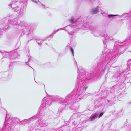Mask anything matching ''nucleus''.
I'll use <instances>...</instances> for the list:
<instances>
[{
    "mask_svg": "<svg viewBox=\"0 0 131 131\" xmlns=\"http://www.w3.org/2000/svg\"><path fill=\"white\" fill-rule=\"evenodd\" d=\"M82 17H80L77 20L74 19V17H71L68 20V21L71 23V24L65 27L60 28L61 30H63L67 32L68 34L69 35V37L71 40L75 38L76 37V32L80 28L84 29L85 28H90L92 33L96 37H98L100 35L104 37L103 39V41L104 45L106 44L109 41L113 39L112 37L109 36L104 32L100 34L99 31L98 30L97 27L94 26L92 27L89 25V22L87 23L85 20L87 17H85L82 19Z\"/></svg>",
    "mask_w": 131,
    "mask_h": 131,
    "instance_id": "obj_1",
    "label": "nucleus"
},
{
    "mask_svg": "<svg viewBox=\"0 0 131 131\" xmlns=\"http://www.w3.org/2000/svg\"><path fill=\"white\" fill-rule=\"evenodd\" d=\"M114 50L109 49L105 51L104 55H102L97 65L94 70L93 74L98 78L104 73L105 71L111 64L114 63L117 61V58L114 56H112Z\"/></svg>",
    "mask_w": 131,
    "mask_h": 131,
    "instance_id": "obj_2",
    "label": "nucleus"
},
{
    "mask_svg": "<svg viewBox=\"0 0 131 131\" xmlns=\"http://www.w3.org/2000/svg\"><path fill=\"white\" fill-rule=\"evenodd\" d=\"M77 71L78 73H80L77 78V82L76 83V86L79 89V92L78 99H81L84 97H87L90 94L89 93L84 94L85 91L87 88L88 86L87 81L92 79L93 77L94 79L96 78L94 74H91L86 72L83 69L80 70L78 69Z\"/></svg>",
    "mask_w": 131,
    "mask_h": 131,
    "instance_id": "obj_3",
    "label": "nucleus"
},
{
    "mask_svg": "<svg viewBox=\"0 0 131 131\" xmlns=\"http://www.w3.org/2000/svg\"><path fill=\"white\" fill-rule=\"evenodd\" d=\"M0 110L3 111H5L6 113V116L5 120V122L3 124L2 128H0V131H2L5 129V131H14L13 130V129L15 127L16 124L19 122V124H20L24 125L28 123V120H23L21 121L17 118H12L9 117L7 115L6 112V111L3 108L0 107Z\"/></svg>",
    "mask_w": 131,
    "mask_h": 131,
    "instance_id": "obj_4",
    "label": "nucleus"
},
{
    "mask_svg": "<svg viewBox=\"0 0 131 131\" xmlns=\"http://www.w3.org/2000/svg\"><path fill=\"white\" fill-rule=\"evenodd\" d=\"M77 94L76 91L72 92L71 94H68L66 97V99H63L64 100V102H60L58 101L59 103H63L62 105L59 108L58 112L59 114L61 113L65 108H69L72 110H74V108L73 106V103L74 102L78 101L77 99V101L75 100L76 98L75 96ZM79 101V100H78Z\"/></svg>",
    "mask_w": 131,
    "mask_h": 131,
    "instance_id": "obj_5",
    "label": "nucleus"
},
{
    "mask_svg": "<svg viewBox=\"0 0 131 131\" xmlns=\"http://www.w3.org/2000/svg\"><path fill=\"white\" fill-rule=\"evenodd\" d=\"M52 101H59L61 102H64V100L63 99L56 96H52L50 97H45L42 100V104L39 108V114L40 115L43 116L46 115L48 110L46 108L51 104Z\"/></svg>",
    "mask_w": 131,
    "mask_h": 131,
    "instance_id": "obj_6",
    "label": "nucleus"
},
{
    "mask_svg": "<svg viewBox=\"0 0 131 131\" xmlns=\"http://www.w3.org/2000/svg\"><path fill=\"white\" fill-rule=\"evenodd\" d=\"M114 92V90H112V89L111 88H109L107 89V91H105L104 93L106 94L107 93V95L105 96L104 95L103 96V97H101L99 98L98 99V101L99 102V103L101 105H107L108 106H111L112 105L113 102L111 100H107L106 99V97L110 93H112Z\"/></svg>",
    "mask_w": 131,
    "mask_h": 131,
    "instance_id": "obj_7",
    "label": "nucleus"
},
{
    "mask_svg": "<svg viewBox=\"0 0 131 131\" xmlns=\"http://www.w3.org/2000/svg\"><path fill=\"white\" fill-rule=\"evenodd\" d=\"M4 23L2 25V28L4 30H6L10 25L21 26L22 25L21 21H20L18 18L13 19L11 21H9L8 19L6 18L3 19Z\"/></svg>",
    "mask_w": 131,
    "mask_h": 131,
    "instance_id": "obj_8",
    "label": "nucleus"
},
{
    "mask_svg": "<svg viewBox=\"0 0 131 131\" xmlns=\"http://www.w3.org/2000/svg\"><path fill=\"white\" fill-rule=\"evenodd\" d=\"M130 13H127L125 14L124 16H125L127 17L126 19H129V21L127 22L126 24V26L127 27L129 30H131V20L130 17H129V15L130 14ZM130 32L128 35V36L127 38L125 40L122 42L119 41L118 42L117 44L119 45H122L121 44H122L123 43L125 44V43H130L131 42V34L130 32Z\"/></svg>",
    "mask_w": 131,
    "mask_h": 131,
    "instance_id": "obj_9",
    "label": "nucleus"
},
{
    "mask_svg": "<svg viewBox=\"0 0 131 131\" xmlns=\"http://www.w3.org/2000/svg\"><path fill=\"white\" fill-rule=\"evenodd\" d=\"M21 4L19 2L17 1H13L11 2L10 4L9 5V6L11 7L15 12H17L20 10L19 14L22 15L24 11L22 9L21 7Z\"/></svg>",
    "mask_w": 131,
    "mask_h": 131,
    "instance_id": "obj_10",
    "label": "nucleus"
},
{
    "mask_svg": "<svg viewBox=\"0 0 131 131\" xmlns=\"http://www.w3.org/2000/svg\"><path fill=\"white\" fill-rule=\"evenodd\" d=\"M0 53L2 54L3 56H4L3 57L5 58L8 57L11 60H15L18 56V53L16 49L10 52H2L0 51Z\"/></svg>",
    "mask_w": 131,
    "mask_h": 131,
    "instance_id": "obj_11",
    "label": "nucleus"
},
{
    "mask_svg": "<svg viewBox=\"0 0 131 131\" xmlns=\"http://www.w3.org/2000/svg\"><path fill=\"white\" fill-rule=\"evenodd\" d=\"M104 113V112H97L96 113L92 114L90 118L87 120L83 121V124L86 123L87 121H93L97 118H99L101 117Z\"/></svg>",
    "mask_w": 131,
    "mask_h": 131,
    "instance_id": "obj_12",
    "label": "nucleus"
},
{
    "mask_svg": "<svg viewBox=\"0 0 131 131\" xmlns=\"http://www.w3.org/2000/svg\"><path fill=\"white\" fill-rule=\"evenodd\" d=\"M33 27H30L29 25H28L25 27L24 29H18L16 30L17 32H18V34H19L21 33V31H22L23 33H26L27 35L29 34V33H30L32 31H33Z\"/></svg>",
    "mask_w": 131,
    "mask_h": 131,
    "instance_id": "obj_13",
    "label": "nucleus"
},
{
    "mask_svg": "<svg viewBox=\"0 0 131 131\" xmlns=\"http://www.w3.org/2000/svg\"><path fill=\"white\" fill-rule=\"evenodd\" d=\"M39 119L38 121V123H39V125L40 127H45L47 126L48 125V123L45 121L43 120L42 118V117L44 116H41L39 114Z\"/></svg>",
    "mask_w": 131,
    "mask_h": 131,
    "instance_id": "obj_14",
    "label": "nucleus"
},
{
    "mask_svg": "<svg viewBox=\"0 0 131 131\" xmlns=\"http://www.w3.org/2000/svg\"><path fill=\"white\" fill-rule=\"evenodd\" d=\"M48 39V38H47V37H46L45 39H40V38H35L34 39L36 41H40V42H37L38 44H41L42 43V41H45L46 39Z\"/></svg>",
    "mask_w": 131,
    "mask_h": 131,
    "instance_id": "obj_15",
    "label": "nucleus"
},
{
    "mask_svg": "<svg viewBox=\"0 0 131 131\" xmlns=\"http://www.w3.org/2000/svg\"><path fill=\"white\" fill-rule=\"evenodd\" d=\"M98 7L92 8L91 10V13L92 14H95L99 12Z\"/></svg>",
    "mask_w": 131,
    "mask_h": 131,
    "instance_id": "obj_16",
    "label": "nucleus"
},
{
    "mask_svg": "<svg viewBox=\"0 0 131 131\" xmlns=\"http://www.w3.org/2000/svg\"><path fill=\"white\" fill-rule=\"evenodd\" d=\"M30 55H28L26 59L25 60V64L27 65H29V62L30 61V59L31 58V57H30Z\"/></svg>",
    "mask_w": 131,
    "mask_h": 131,
    "instance_id": "obj_17",
    "label": "nucleus"
},
{
    "mask_svg": "<svg viewBox=\"0 0 131 131\" xmlns=\"http://www.w3.org/2000/svg\"><path fill=\"white\" fill-rule=\"evenodd\" d=\"M78 115V113H76L74 114L72 116H71L70 118L71 119H74L76 118Z\"/></svg>",
    "mask_w": 131,
    "mask_h": 131,
    "instance_id": "obj_18",
    "label": "nucleus"
},
{
    "mask_svg": "<svg viewBox=\"0 0 131 131\" xmlns=\"http://www.w3.org/2000/svg\"><path fill=\"white\" fill-rule=\"evenodd\" d=\"M60 30V29H57L52 34H51L48 37H47V38H49L51 37H52L53 36V35L56 32H57L58 31H59Z\"/></svg>",
    "mask_w": 131,
    "mask_h": 131,
    "instance_id": "obj_19",
    "label": "nucleus"
},
{
    "mask_svg": "<svg viewBox=\"0 0 131 131\" xmlns=\"http://www.w3.org/2000/svg\"><path fill=\"white\" fill-rule=\"evenodd\" d=\"M113 113L115 116L116 118L118 117L120 115V112L114 111Z\"/></svg>",
    "mask_w": 131,
    "mask_h": 131,
    "instance_id": "obj_20",
    "label": "nucleus"
},
{
    "mask_svg": "<svg viewBox=\"0 0 131 131\" xmlns=\"http://www.w3.org/2000/svg\"><path fill=\"white\" fill-rule=\"evenodd\" d=\"M37 4L40 6V7H42L46 9V8L45 7V6L42 4L39 1V2L37 3Z\"/></svg>",
    "mask_w": 131,
    "mask_h": 131,
    "instance_id": "obj_21",
    "label": "nucleus"
},
{
    "mask_svg": "<svg viewBox=\"0 0 131 131\" xmlns=\"http://www.w3.org/2000/svg\"><path fill=\"white\" fill-rule=\"evenodd\" d=\"M127 66L129 67L130 68L131 66V60L129 59L127 61Z\"/></svg>",
    "mask_w": 131,
    "mask_h": 131,
    "instance_id": "obj_22",
    "label": "nucleus"
},
{
    "mask_svg": "<svg viewBox=\"0 0 131 131\" xmlns=\"http://www.w3.org/2000/svg\"><path fill=\"white\" fill-rule=\"evenodd\" d=\"M118 15L109 14L107 16V17L109 18H111L112 17Z\"/></svg>",
    "mask_w": 131,
    "mask_h": 131,
    "instance_id": "obj_23",
    "label": "nucleus"
},
{
    "mask_svg": "<svg viewBox=\"0 0 131 131\" xmlns=\"http://www.w3.org/2000/svg\"><path fill=\"white\" fill-rule=\"evenodd\" d=\"M78 127L77 128V131H80L81 130H82L83 128V127H79V125H78Z\"/></svg>",
    "mask_w": 131,
    "mask_h": 131,
    "instance_id": "obj_24",
    "label": "nucleus"
},
{
    "mask_svg": "<svg viewBox=\"0 0 131 131\" xmlns=\"http://www.w3.org/2000/svg\"><path fill=\"white\" fill-rule=\"evenodd\" d=\"M70 51L72 53L73 55H74V52L73 49L71 47L70 49Z\"/></svg>",
    "mask_w": 131,
    "mask_h": 131,
    "instance_id": "obj_25",
    "label": "nucleus"
},
{
    "mask_svg": "<svg viewBox=\"0 0 131 131\" xmlns=\"http://www.w3.org/2000/svg\"><path fill=\"white\" fill-rule=\"evenodd\" d=\"M122 49V48H120L118 50V53L119 54H122L124 53L123 51H121V50Z\"/></svg>",
    "mask_w": 131,
    "mask_h": 131,
    "instance_id": "obj_26",
    "label": "nucleus"
},
{
    "mask_svg": "<svg viewBox=\"0 0 131 131\" xmlns=\"http://www.w3.org/2000/svg\"><path fill=\"white\" fill-rule=\"evenodd\" d=\"M33 2H34L35 3H37L39 2V0H38L37 1H36L35 0H31Z\"/></svg>",
    "mask_w": 131,
    "mask_h": 131,
    "instance_id": "obj_27",
    "label": "nucleus"
},
{
    "mask_svg": "<svg viewBox=\"0 0 131 131\" xmlns=\"http://www.w3.org/2000/svg\"><path fill=\"white\" fill-rule=\"evenodd\" d=\"M37 116H34V117H32L31 118H32V119H34V118H36L37 117Z\"/></svg>",
    "mask_w": 131,
    "mask_h": 131,
    "instance_id": "obj_28",
    "label": "nucleus"
},
{
    "mask_svg": "<svg viewBox=\"0 0 131 131\" xmlns=\"http://www.w3.org/2000/svg\"><path fill=\"white\" fill-rule=\"evenodd\" d=\"M2 31H1V29H0V36L2 35Z\"/></svg>",
    "mask_w": 131,
    "mask_h": 131,
    "instance_id": "obj_29",
    "label": "nucleus"
},
{
    "mask_svg": "<svg viewBox=\"0 0 131 131\" xmlns=\"http://www.w3.org/2000/svg\"><path fill=\"white\" fill-rule=\"evenodd\" d=\"M117 42L115 43L114 45V47H115L116 46V45L117 44Z\"/></svg>",
    "mask_w": 131,
    "mask_h": 131,
    "instance_id": "obj_30",
    "label": "nucleus"
},
{
    "mask_svg": "<svg viewBox=\"0 0 131 131\" xmlns=\"http://www.w3.org/2000/svg\"><path fill=\"white\" fill-rule=\"evenodd\" d=\"M91 0H86V1L88 2H91Z\"/></svg>",
    "mask_w": 131,
    "mask_h": 131,
    "instance_id": "obj_31",
    "label": "nucleus"
},
{
    "mask_svg": "<svg viewBox=\"0 0 131 131\" xmlns=\"http://www.w3.org/2000/svg\"><path fill=\"white\" fill-rule=\"evenodd\" d=\"M21 24H22V25L21 26H19L18 27H19H19H22V26H21L23 25V24L21 23Z\"/></svg>",
    "mask_w": 131,
    "mask_h": 131,
    "instance_id": "obj_32",
    "label": "nucleus"
},
{
    "mask_svg": "<svg viewBox=\"0 0 131 131\" xmlns=\"http://www.w3.org/2000/svg\"><path fill=\"white\" fill-rule=\"evenodd\" d=\"M27 0H24L22 2H26L27 1Z\"/></svg>",
    "mask_w": 131,
    "mask_h": 131,
    "instance_id": "obj_33",
    "label": "nucleus"
},
{
    "mask_svg": "<svg viewBox=\"0 0 131 131\" xmlns=\"http://www.w3.org/2000/svg\"><path fill=\"white\" fill-rule=\"evenodd\" d=\"M75 123V122H73V124H74Z\"/></svg>",
    "mask_w": 131,
    "mask_h": 131,
    "instance_id": "obj_34",
    "label": "nucleus"
},
{
    "mask_svg": "<svg viewBox=\"0 0 131 131\" xmlns=\"http://www.w3.org/2000/svg\"><path fill=\"white\" fill-rule=\"evenodd\" d=\"M29 66H30V67H31V68H32V67H31L30 66V65H29Z\"/></svg>",
    "mask_w": 131,
    "mask_h": 131,
    "instance_id": "obj_35",
    "label": "nucleus"
},
{
    "mask_svg": "<svg viewBox=\"0 0 131 131\" xmlns=\"http://www.w3.org/2000/svg\"><path fill=\"white\" fill-rule=\"evenodd\" d=\"M130 102H129V104H130Z\"/></svg>",
    "mask_w": 131,
    "mask_h": 131,
    "instance_id": "obj_36",
    "label": "nucleus"
},
{
    "mask_svg": "<svg viewBox=\"0 0 131 131\" xmlns=\"http://www.w3.org/2000/svg\"><path fill=\"white\" fill-rule=\"evenodd\" d=\"M76 64H77V63H76Z\"/></svg>",
    "mask_w": 131,
    "mask_h": 131,
    "instance_id": "obj_37",
    "label": "nucleus"
},
{
    "mask_svg": "<svg viewBox=\"0 0 131 131\" xmlns=\"http://www.w3.org/2000/svg\"><path fill=\"white\" fill-rule=\"evenodd\" d=\"M35 82L36 83V81H35Z\"/></svg>",
    "mask_w": 131,
    "mask_h": 131,
    "instance_id": "obj_38",
    "label": "nucleus"
}]
</instances>
